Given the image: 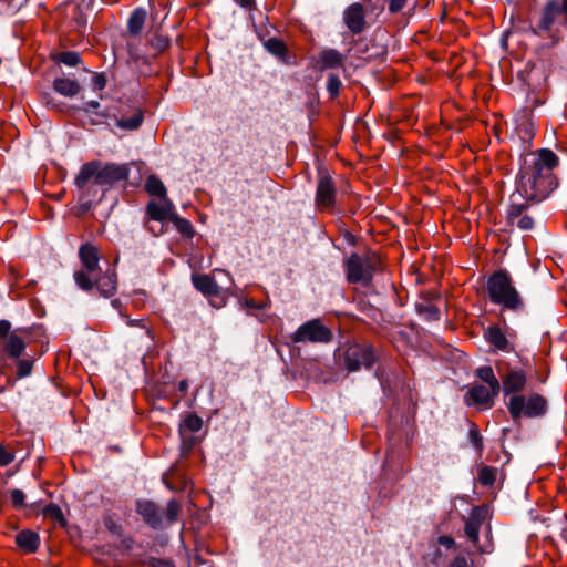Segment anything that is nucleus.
I'll use <instances>...</instances> for the list:
<instances>
[{"label":"nucleus","instance_id":"obj_45","mask_svg":"<svg viewBox=\"0 0 567 567\" xmlns=\"http://www.w3.org/2000/svg\"><path fill=\"white\" fill-rule=\"evenodd\" d=\"M188 567H213L209 563L204 561L198 555H195L188 563Z\"/></svg>","mask_w":567,"mask_h":567},{"label":"nucleus","instance_id":"obj_39","mask_svg":"<svg viewBox=\"0 0 567 567\" xmlns=\"http://www.w3.org/2000/svg\"><path fill=\"white\" fill-rule=\"evenodd\" d=\"M32 371V362L30 360H20L17 373L20 378L28 377Z\"/></svg>","mask_w":567,"mask_h":567},{"label":"nucleus","instance_id":"obj_10","mask_svg":"<svg viewBox=\"0 0 567 567\" xmlns=\"http://www.w3.org/2000/svg\"><path fill=\"white\" fill-rule=\"evenodd\" d=\"M337 187L326 169H319L315 205L319 210H332L336 206Z\"/></svg>","mask_w":567,"mask_h":567},{"label":"nucleus","instance_id":"obj_51","mask_svg":"<svg viewBox=\"0 0 567 567\" xmlns=\"http://www.w3.org/2000/svg\"><path fill=\"white\" fill-rule=\"evenodd\" d=\"M187 389V383L186 381H181L179 382V390H186Z\"/></svg>","mask_w":567,"mask_h":567},{"label":"nucleus","instance_id":"obj_52","mask_svg":"<svg viewBox=\"0 0 567 567\" xmlns=\"http://www.w3.org/2000/svg\"><path fill=\"white\" fill-rule=\"evenodd\" d=\"M150 230H151L152 233H154L155 235H158V234L163 233V226H161V228L158 229V231H155V229H154L153 227H150Z\"/></svg>","mask_w":567,"mask_h":567},{"label":"nucleus","instance_id":"obj_22","mask_svg":"<svg viewBox=\"0 0 567 567\" xmlns=\"http://www.w3.org/2000/svg\"><path fill=\"white\" fill-rule=\"evenodd\" d=\"M193 284L205 296L216 297L219 295V286L208 275L194 276Z\"/></svg>","mask_w":567,"mask_h":567},{"label":"nucleus","instance_id":"obj_27","mask_svg":"<svg viewBox=\"0 0 567 567\" xmlns=\"http://www.w3.org/2000/svg\"><path fill=\"white\" fill-rule=\"evenodd\" d=\"M497 477V468L488 465H483L477 474V480L483 486H492Z\"/></svg>","mask_w":567,"mask_h":567},{"label":"nucleus","instance_id":"obj_8","mask_svg":"<svg viewBox=\"0 0 567 567\" xmlns=\"http://www.w3.org/2000/svg\"><path fill=\"white\" fill-rule=\"evenodd\" d=\"M520 364H514L507 359H499L495 361V374L494 369L491 365H483L476 369V377L484 382V385H488L494 390H502L504 393V374L512 371H519Z\"/></svg>","mask_w":567,"mask_h":567},{"label":"nucleus","instance_id":"obj_35","mask_svg":"<svg viewBox=\"0 0 567 567\" xmlns=\"http://www.w3.org/2000/svg\"><path fill=\"white\" fill-rule=\"evenodd\" d=\"M150 45L154 50L155 54L165 51L169 47V40L167 37L162 34H154L150 39Z\"/></svg>","mask_w":567,"mask_h":567},{"label":"nucleus","instance_id":"obj_17","mask_svg":"<svg viewBox=\"0 0 567 567\" xmlns=\"http://www.w3.org/2000/svg\"><path fill=\"white\" fill-rule=\"evenodd\" d=\"M485 518V511L481 507L472 509L470 516L465 523V535L466 537L476 545L478 543V535L482 524Z\"/></svg>","mask_w":567,"mask_h":567},{"label":"nucleus","instance_id":"obj_41","mask_svg":"<svg viewBox=\"0 0 567 567\" xmlns=\"http://www.w3.org/2000/svg\"><path fill=\"white\" fill-rule=\"evenodd\" d=\"M14 458V455L6 450L3 446H0V466L9 465Z\"/></svg>","mask_w":567,"mask_h":567},{"label":"nucleus","instance_id":"obj_25","mask_svg":"<svg viewBox=\"0 0 567 567\" xmlns=\"http://www.w3.org/2000/svg\"><path fill=\"white\" fill-rule=\"evenodd\" d=\"M146 20V11L142 8H136L131 13L127 21V30L131 35H137L141 33Z\"/></svg>","mask_w":567,"mask_h":567},{"label":"nucleus","instance_id":"obj_48","mask_svg":"<svg viewBox=\"0 0 567 567\" xmlns=\"http://www.w3.org/2000/svg\"><path fill=\"white\" fill-rule=\"evenodd\" d=\"M236 1L243 8H250L254 4V0H236Z\"/></svg>","mask_w":567,"mask_h":567},{"label":"nucleus","instance_id":"obj_46","mask_svg":"<svg viewBox=\"0 0 567 567\" xmlns=\"http://www.w3.org/2000/svg\"><path fill=\"white\" fill-rule=\"evenodd\" d=\"M437 543L442 546H445L447 548H452L455 545V542L452 537L442 535L437 538Z\"/></svg>","mask_w":567,"mask_h":567},{"label":"nucleus","instance_id":"obj_37","mask_svg":"<svg viewBox=\"0 0 567 567\" xmlns=\"http://www.w3.org/2000/svg\"><path fill=\"white\" fill-rule=\"evenodd\" d=\"M342 87V82L336 74H330L327 81V91L331 99H336Z\"/></svg>","mask_w":567,"mask_h":567},{"label":"nucleus","instance_id":"obj_11","mask_svg":"<svg viewBox=\"0 0 567 567\" xmlns=\"http://www.w3.org/2000/svg\"><path fill=\"white\" fill-rule=\"evenodd\" d=\"M483 336L491 352L516 353L515 334H508L499 324L487 327Z\"/></svg>","mask_w":567,"mask_h":567},{"label":"nucleus","instance_id":"obj_32","mask_svg":"<svg viewBox=\"0 0 567 567\" xmlns=\"http://www.w3.org/2000/svg\"><path fill=\"white\" fill-rule=\"evenodd\" d=\"M264 47L268 52L279 58L284 56L287 53L286 44L277 38L268 39L267 41H265Z\"/></svg>","mask_w":567,"mask_h":567},{"label":"nucleus","instance_id":"obj_44","mask_svg":"<svg viewBox=\"0 0 567 567\" xmlns=\"http://www.w3.org/2000/svg\"><path fill=\"white\" fill-rule=\"evenodd\" d=\"M449 567H472V563L464 556H457L451 561Z\"/></svg>","mask_w":567,"mask_h":567},{"label":"nucleus","instance_id":"obj_16","mask_svg":"<svg viewBox=\"0 0 567 567\" xmlns=\"http://www.w3.org/2000/svg\"><path fill=\"white\" fill-rule=\"evenodd\" d=\"M347 280L351 284L371 281L369 274L364 269L362 257L358 254H352L344 262Z\"/></svg>","mask_w":567,"mask_h":567},{"label":"nucleus","instance_id":"obj_29","mask_svg":"<svg viewBox=\"0 0 567 567\" xmlns=\"http://www.w3.org/2000/svg\"><path fill=\"white\" fill-rule=\"evenodd\" d=\"M175 228L185 237L193 238L195 231L189 220L179 217L177 214L172 216L171 220Z\"/></svg>","mask_w":567,"mask_h":567},{"label":"nucleus","instance_id":"obj_49","mask_svg":"<svg viewBox=\"0 0 567 567\" xmlns=\"http://www.w3.org/2000/svg\"><path fill=\"white\" fill-rule=\"evenodd\" d=\"M99 106H100V103H99V102H96V101H90V102H87V103H86V107H85V110H87V109H97Z\"/></svg>","mask_w":567,"mask_h":567},{"label":"nucleus","instance_id":"obj_5","mask_svg":"<svg viewBox=\"0 0 567 567\" xmlns=\"http://www.w3.org/2000/svg\"><path fill=\"white\" fill-rule=\"evenodd\" d=\"M128 174L127 164H103L101 161H91L81 166L74 184L80 190H85L90 184L111 186L114 183L127 179Z\"/></svg>","mask_w":567,"mask_h":567},{"label":"nucleus","instance_id":"obj_50","mask_svg":"<svg viewBox=\"0 0 567 567\" xmlns=\"http://www.w3.org/2000/svg\"><path fill=\"white\" fill-rule=\"evenodd\" d=\"M127 324L128 326H143V320L142 319H138V320L127 319Z\"/></svg>","mask_w":567,"mask_h":567},{"label":"nucleus","instance_id":"obj_20","mask_svg":"<svg viewBox=\"0 0 567 567\" xmlns=\"http://www.w3.org/2000/svg\"><path fill=\"white\" fill-rule=\"evenodd\" d=\"M0 347L8 357L19 358L25 349V341L14 331L0 342Z\"/></svg>","mask_w":567,"mask_h":567},{"label":"nucleus","instance_id":"obj_33","mask_svg":"<svg viewBox=\"0 0 567 567\" xmlns=\"http://www.w3.org/2000/svg\"><path fill=\"white\" fill-rule=\"evenodd\" d=\"M362 260L365 271L369 274L370 279H372L373 274L381 268L380 257L374 252H370Z\"/></svg>","mask_w":567,"mask_h":567},{"label":"nucleus","instance_id":"obj_36","mask_svg":"<svg viewBox=\"0 0 567 567\" xmlns=\"http://www.w3.org/2000/svg\"><path fill=\"white\" fill-rule=\"evenodd\" d=\"M203 427V420L196 414H188L184 421L182 429L188 430L193 433L200 431Z\"/></svg>","mask_w":567,"mask_h":567},{"label":"nucleus","instance_id":"obj_15","mask_svg":"<svg viewBox=\"0 0 567 567\" xmlns=\"http://www.w3.org/2000/svg\"><path fill=\"white\" fill-rule=\"evenodd\" d=\"M343 22L353 34L363 32L365 29V11L363 6L355 2L346 8L343 11Z\"/></svg>","mask_w":567,"mask_h":567},{"label":"nucleus","instance_id":"obj_18","mask_svg":"<svg viewBox=\"0 0 567 567\" xmlns=\"http://www.w3.org/2000/svg\"><path fill=\"white\" fill-rule=\"evenodd\" d=\"M163 199V203L151 202L147 205V215L155 221L172 220V216L176 214L173 203L166 197Z\"/></svg>","mask_w":567,"mask_h":567},{"label":"nucleus","instance_id":"obj_28","mask_svg":"<svg viewBox=\"0 0 567 567\" xmlns=\"http://www.w3.org/2000/svg\"><path fill=\"white\" fill-rule=\"evenodd\" d=\"M53 60L68 66H76L81 63L80 54L75 51H63L55 53Z\"/></svg>","mask_w":567,"mask_h":567},{"label":"nucleus","instance_id":"obj_42","mask_svg":"<svg viewBox=\"0 0 567 567\" xmlns=\"http://www.w3.org/2000/svg\"><path fill=\"white\" fill-rule=\"evenodd\" d=\"M10 330L11 323L8 320H0V342L12 333Z\"/></svg>","mask_w":567,"mask_h":567},{"label":"nucleus","instance_id":"obj_6","mask_svg":"<svg viewBox=\"0 0 567 567\" xmlns=\"http://www.w3.org/2000/svg\"><path fill=\"white\" fill-rule=\"evenodd\" d=\"M79 257L83 269L74 272V281L80 289L91 291L93 289L92 278L99 270V249L91 244H84L80 247Z\"/></svg>","mask_w":567,"mask_h":567},{"label":"nucleus","instance_id":"obj_4","mask_svg":"<svg viewBox=\"0 0 567 567\" xmlns=\"http://www.w3.org/2000/svg\"><path fill=\"white\" fill-rule=\"evenodd\" d=\"M563 27L567 29V0H549L536 12L529 28L533 34L557 44Z\"/></svg>","mask_w":567,"mask_h":567},{"label":"nucleus","instance_id":"obj_23","mask_svg":"<svg viewBox=\"0 0 567 567\" xmlns=\"http://www.w3.org/2000/svg\"><path fill=\"white\" fill-rule=\"evenodd\" d=\"M53 89L63 96L73 97L80 92L81 86L76 80L58 78L53 81Z\"/></svg>","mask_w":567,"mask_h":567},{"label":"nucleus","instance_id":"obj_47","mask_svg":"<svg viewBox=\"0 0 567 567\" xmlns=\"http://www.w3.org/2000/svg\"><path fill=\"white\" fill-rule=\"evenodd\" d=\"M106 80L103 75H95L94 76V85L99 90H103L105 87Z\"/></svg>","mask_w":567,"mask_h":567},{"label":"nucleus","instance_id":"obj_9","mask_svg":"<svg viewBox=\"0 0 567 567\" xmlns=\"http://www.w3.org/2000/svg\"><path fill=\"white\" fill-rule=\"evenodd\" d=\"M332 337L329 328L319 319H312L301 324L291 336V339L295 343H328L332 340Z\"/></svg>","mask_w":567,"mask_h":567},{"label":"nucleus","instance_id":"obj_53","mask_svg":"<svg viewBox=\"0 0 567 567\" xmlns=\"http://www.w3.org/2000/svg\"><path fill=\"white\" fill-rule=\"evenodd\" d=\"M120 305H121V302H120L117 299H115V300H113V301H112V306H113L114 308H117Z\"/></svg>","mask_w":567,"mask_h":567},{"label":"nucleus","instance_id":"obj_24","mask_svg":"<svg viewBox=\"0 0 567 567\" xmlns=\"http://www.w3.org/2000/svg\"><path fill=\"white\" fill-rule=\"evenodd\" d=\"M17 545L27 553H34L39 547V536L31 530H22L16 537Z\"/></svg>","mask_w":567,"mask_h":567},{"label":"nucleus","instance_id":"obj_43","mask_svg":"<svg viewBox=\"0 0 567 567\" xmlns=\"http://www.w3.org/2000/svg\"><path fill=\"white\" fill-rule=\"evenodd\" d=\"M406 2L408 0H390L389 11L391 13H398L406 6Z\"/></svg>","mask_w":567,"mask_h":567},{"label":"nucleus","instance_id":"obj_34","mask_svg":"<svg viewBox=\"0 0 567 567\" xmlns=\"http://www.w3.org/2000/svg\"><path fill=\"white\" fill-rule=\"evenodd\" d=\"M43 515L45 517L51 518L55 523H59L62 526L65 525V518L63 516V513H62L60 506H58L56 504L47 505L43 509Z\"/></svg>","mask_w":567,"mask_h":567},{"label":"nucleus","instance_id":"obj_31","mask_svg":"<svg viewBox=\"0 0 567 567\" xmlns=\"http://www.w3.org/2000/svg\"><path fill=\"white\" fill-rule=\"evenodd\" d=\"M143 122V114L141 111H136L128 118H120L116 121V125L124 130H136Z\"/></svg>","mask_w":567,"mask_h":567},{"label":"nucleus","instance_id":"obj_1","mask_svg":"<svg viewBox=\"0 0 567 567\" xmlns=\"http://www.w3.org/2000/svg\"><path fill=\"white\" fill-rule=\"evenodd\" d=\"M559 165V157L549 148L527 153L516 176V190L520 199L540 203L558 186L554 171Z\"/></svg>","mask_w":567,"mask_h":567},{"label":"nucleus","instance_id":"obj_21","mask_svg":"<svg viewBox=\"0 0 567 567\" xmlns=\"http://www.w3.org/2000/svg\"><path fill=\"white\" fill-rule=\"evenodd\" d=\"M344 56L336 49H324L318 56V64L320 70L333 69L342 66Z\"/></svg>","mask_w":567,"mask_h":567},{"label":"nucleus","instance_id":"obj_7","mask_svg":"<svg viewBox=\"0 0 567 567\" xmlns=\"http://www.w3.org/2000/svg\"><path fill=\"white\" fill-rule=\"evenodd\" d=\"M528 202L520 199L518 194L513 193L506 213L508 224L523 231L532 230L536 226V219L530 213Z\"/></svg>","mask_w":567,"mask_h":567},{"label":"nucleus","instance_id":"obj_30","mask_svg":"<svg viewBox=\"0 0 567 567\" xmlns=\"http://www.w3.org/2000/svg\"><path fill=\"white\" fill-rule=\"evenodd\" d=\"M179 512L181 504L175 499H171L167 503L165 515H163L164 527L177 522Z\"/></svg>","mask_w":567,"mask_h":567},{"label":"nucleus","instance_id":"obj_3","mask_svg":"<svg viewBox=\"0 0 567 567\" xmlns=\"http://www.w3.org/2000/svg\"><path fill=\"white\" fill-rule=\"evenodd\" d=\"M486 291L488 300L493 305L501 307V319L503 322L506 321L503 316L504 312L515 315L525 312V300L507 271H494L487 279Z\"/></svg>","mask_w":567,"mask_h":567},{"label":"nucleus","instance_id":"obj_38","mask_svg":"<svg viewBox=\"0 0 567 567\" xmlns=\"http://www.w3.org/2000/svg\"><path fill=\"white\" fill-rule=\"evenodd\" d=\"M470 440L472 442V444L474 445V447L481 452L483 450V439L478 432V430L476 427H472L470 430Z\"/></svg>","mask_w":567,"mask_h":567},{"label":"nucleus","instance_id":"obj_19","mask_svg":"<svg viewBox=\"0 0 567 567\" xmlns=\"http://www.w3.org/2000/svg\"><path fill=\"white\" fill-rule=\"evenodd\" d=\"M92 279L93 288L96 287L101 296L109 298L115 293L117 282L115 272L106 271L99 278L95 275Z\"/></svg>","mask_w":567,"mask_h":567},{"label":"nucleus","instance_id":"obj_2","mask_svg":"<svg viewBox=\"0 0 567 567\" xmlns=\"http://www.w3.org/2000/svg\"><path fill=\"white\" fill-rule=\"evenodd\" d=\"M504 404L514 422L523 419H540L548 412L547 398L530 389L533 368L528 360L522 361L519 371L504 374Z\"/></svg>","mask_w":567,"mask_h":567},{"label":"nucleus","instance_id":"obj_13","mask_svg":"<svg viewBox=\"0 0 567 567\" xmlns=\"http://www.w3.org/2000/svg\"><path fill=\"white\" fill-rule=\"evenodd\" d=\"M499 393H502V390H494L484 384H475L465 394V400L468 404H474L486 410L494 405L495 399Z\"/></svg>","mask_w":567,"mask_h":567},{"label":"nucleus","instance_id":"obj_12","mask_svg":"<svg viewBox=\"0 0 567 567\" xmlns=\"http://www.w3.org/2000/svg\"><path fill=\"white\" fill-rule=\"evenodd\" d=\"M374 359L373 349L368 346L352 344L344 352V365L351 372L371 368Z\"/></svg>","mask_w":567,"mask_h":567},{"label":"nucleus","instance_id":"obj_40","mask_svg":"<svg viewBox=\"0 0 567 567\" xmlns=\"http://www.w3.org/2000/svg\"><path fill=\"white\" fill-rule=\"evenodd\" d=\"M10 498L14 507H22L24 504L25 495L21 489H12Z\"/></svg>","mask_w":567,"mask_h":567},{"label":"nucleus","instance_id":"obj_26","mask_svg":"<svg viewBox=\"0 0 567 567\" xmlns=\"http://www.w3.org/2000/svg\"><path fill=\"white\" fill-rule=\"evenodd\" d=\"M145 189L150 195L166 197V188L163 182L155 175H150L145 182Z\"/></svg>","mask_w":567,"mask_h":567},{"label":"nucleus","instance_id":"obj_14","mask_svg":"<svg viewBox=\"0 0 567 567\" xmlns=\"http://www.w3.org/2000/svg\"><path fill=\"white\" fill-rule=\"evenodd\" d=\"M136 512L142 517L144 523L153 529L164 528L163 515L154 502L147 499L137 501Z\"/></svg>","mask_w":567,"mask_h":567}]
</instances>
